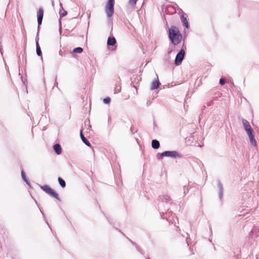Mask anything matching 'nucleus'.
Listing matches in <instances>:
<instances>
[{"mask_svg": "<svg viewBox=\"0 0 259 259\" xmlns=\"http://www.w3.org/2000/svg\"><path fill=\"white\" fill-rule=\"evenodd\" d=\"M169 38L174 45L179 44L182 40V35L179 29L172 26L169 29Z\"/></svg>", "mask_w": 259, "mask_h": 259, "instance_id": "obj_1", "label": "nucleus"}, {"mask_svg": "<svg viewBox=\"0 0 259 259\" xmlns=\"http://www.w3.org/2000/svg\"><path fill=\"white\" fill-rule=\"evenodd\" d=\"M114 0H108L105 8V12L108 18L112 16L114 13Z\"/></svg>", "mask_w": 259, "mask_h": 259, "instance_id": "obj_2", "label": "nucleus"}, {"mask_svg": "<svg viewBox=\"0 0 259 259\" xmlns=\"http://www.w3.org/2000/svg\"><path fill=\"white\" fill-rule=\"evenodd\" d=\"M42 190L45 191L47 193L56 198L57 199L59 200V198L57 193H56L52 189H51L48 185H44L41 187Z\"/></svg>", "mask_w": 259, "mask_h": 259, "instance_id": "obj_3", "label": "nucleus"}, {"mask_svg": "<svg viewBox=\"0 0 259 259\" xmlns=\"http://www.w3.org/2000/svg\"><path fill=\"white\" fill-rule=\"evenodd\" d=\"M185 56V51L184 50H181L176 56L175 60V63L176 65H179L182 62Z\"/></svg>", "mask_w": 259, "mask_h": 259, "instance_id": "obj_4", "label": "nucleus"}, {"mask_svg": "<svg viewBox=\"0 0 259 259\" xmlns=\"http://www.w3.org/2000/svg\"><path fill=\"white\" fill-rule=\"evenodd\" d=\"M179 153L176 151H166L161 153L160 156L162 157H169L172 158H176L179 156Z\"/></svg>", "mask_w": 259, "mask_h": 259, "instance_id": "obj_5", "label": "nucleus"}, {"mask_svg": "<svg viewBox=\"0 0 259 259\" xmlns=\"http://www.w3.org/2000/svg\"><path fill=\"white\" fill-rule=\"evenodd\" d=\"M242 124L243 125L244 130L245 132H248L249 131H252V128H251L249 122L246 119H243L242 120Z\"/></svg>", "mask_w": 259, "mask_h": 259, "instance_id": "obj_6", "label": "nucleus"}, {"mask_svg": "<svg viewBox=\"0 0 259 259\" xmlns=\"http://www.w3.org/2000/svg\"><path fill=\"white\" fill-rule=\"evenodd\" d=\"M44 16V10L42 8H40L37 12V22L39 25L42 23V20Z\"/></svg>", "mask_w": 259, "mask_h": 259, "instance_id": "obj_7", "label": "nucleus"}, {"mask_svg": "<svg viewBox=\"0 0 259 259\" xmlns=\"http://www.w3.org/2000/svg\"><path fill=\"white\" fill-rule=\"evenodd\" d=\"M160 84V83L158 80H155L153 81V82L151 83L150 89L151 90H154L155 89H157L159 88V85Z\"/></svg>", "mask_w": 259, "mask_h": 259, "instance_id": "obj_8", "label": "nucleus"}, {"mask_svg": "<svg viewBox=\"0 0 259 259\" xmlns=\"http://www.w3.org/2000/svg\"><path fill=\"white\" fill-rule=\"evenodd\" d=\"M53 149H54V151H55V152L56 153V154L58 155L60 154L62 152L61 147L58 144H56L54 145L53 146Z\"/></svg>", "mask_w": 259, "mask_h": 259, "instance_id": "obj_9", "label": "nucleus"}, {"mask_svg": "<svg viewBox=\"0 0 259 259\" xmlns=\"http://www.w3.org/2000/svg\"><path fill=\"white\" fill-rule=\"evenodd\" d=\"M80 138H81L82 142H83V143L88 146H90L91 144L89 142V141L84 137V136L82 134V130H80Z\"/></svg>", "mask_w": 259, "mask_h": 259, "instance_id": "obj_10", "label": "nucleus"}, {"mask_svg": "<svg viewBox=\"0 0 259 259\" xmlns=\"http://www.w3.org/2000/svg\"><path fill=\"white\" fill-rule=\"evenodd\" d=\"M60 6L61 7V9L60 10V11H59V15H60V17L61 18V17L65 16L67 15V11H66L65 10H64L63 9L62 4L61 3L60 4Z\"/></svg>", "mask_w": 259, "mask_h": 259, "instance_id": "obj_11", "label": "nucleus"}, {"mask_svg": "<svg viewBox=\"0 0 259 259\" xmlns=\"http://www.w3.org/2000/svg\"><path fill=\"white\" fill-rule=\"evenodd\" d=\"M160 146V144L158 141L156 140H153L152 141V147L153 149H157Z\"/></svg>", "mask_w": 259, "mask_h": 259, "instance_id": "obj_12", "label": "nucleus"}, {"mask_svg": "<svg viewBox=\"0 0 259 259\" xmlns=\"http://www.w3.org/2000/svg\"><path fill=\"white\" fill-rule=\"evenodd\" d=\"M181 20L183 23V25L186 27V28H188L189 27V25H188V21H187V18L186 17L184 16V15H182L181 16Z\"/></svg>", "mask_w": 259, "mask_h": 259, "instance_id": "obj_13", "label": "nucleus"}, {"mask_svg": "<svg viewBox=\"0 0 259 259\" xmlns=\"http://www.w3.org/2000/svg\"><path fill=\"white\" fill-rule=\"evenodd\" d=\"M115 43H116V39L114 37H109L108 38V40H107L108 45L114 46L115 44Z\"/></svg>", "mask_w": 259, "mask_h": 259, "instance_id": "obj_14", "label": "nucleus"}, {"mask_svg": "<svg viewBox=\"0 0 259 259\" xmlns=\"http://www.w3.org/2000/svg\"><path fill=\"white\" fill-rule=\"evenodd\" d=\"M36 54L38 56H40L41 55V51L40 49V47L39 45L38 40H36Z\"/></svg>", "mask_w": 259, "mask_h": 259, "instance_id": "obj_15", "label": "nucleus"}, {"mask_svg": "<svg viewBox=\"0 0 259 259\" xmlns=\"http://www.w3.org/2000/svg\"><path fill=\"white\" fill-rule=\"evenodd\" d=\"M249 139L251 144L252 145H253V146L256 147V142L255 141L254 136L251 137Z\"/></svg>", "mask_w": 259, "mask_h": 259, "instance_id": "obj_16", "label": "nucleus"}, {"mask_svg": "<svg viewBox=\"0 0 259 259\" xmlns=\"http://www.w3.org/2000/svg\"><path fill=\"white\" fill-rule=\"evenodd\" d=\"M21 176H22V177L23 180L26 183V184L28 185L29 186L30 185V183H29V182L27 180V179L26 178V176H25V172H24V171L23 170L21 171Z\"/></svg>", "mask_w": 259, "mask_h": 259, "instance_id": "obj_17", "label": "nucleus"}, {"mask_svg": "<svg viewBox=\"0 0 259 259\" xmlns=\"http://www.w3.org/2000/svg\"><path fill=\"white\" fill-rule=\"evenodd\" d=\"M58 182L62 187L64 188L65 187V186H66L65 182L62 178H59Z\"/></svg>", "mask_w": 259, "mask_h": 259, "instance_id": "obj_18", "label": "nucleus"}, {"mask_svg": "<svg viewBox=\"0 0 259 259\" xmlns=\"http://www.w3.org/2000/svg\"><path fill=\"white\" fill-rule=\"evenodd\" d=\"M83 51V49L80 47L76 48L73 49V52L75 53H81Z\"/></svg>", "mask_w": 259, "mask_h": 259, "instance_id": "obj_19", "label": "nucleus"}, {"mask_svg": "<svg viewBox=\"0 0 259 259\" xmlns=\"http://www.w3.org/2000/svg\"><path fill=\"white\" fill-rule=\"evenodd\" d=\"M111 101V99L109 97H107L103 99V103L104 104H109Z\"/></svg>", "mask_w": 259, "mask_h": 259, "instance_id": "obj_20", "label": "nucleus"}, {"mask_svg": "<svg viewBox=\"0 0 259 259\" xmlns=\"http://www.w3.org/2000/svg\"><path fill=\"white\" fill-rule=\"evenodd\" d=\"M138 1V0H129L128 3L131 6H134L136 5Z\"/></svg>", "mask_w": 259, "mask_h": 259, "instance_id": "obj_21", "label": "nucleus"}, {"mask_svg": "<svg viewBox=\"0 0 259 259\" xmlns=\"http://www.w3.org/2000/svg\"><path fill=\"white\" fill-rule=\"evenodd\" d=\"M246 133H247V135L248 136L249 139L250 138L252 137H254V136L253 130H252V131H249L248 132H247Z\"/></svg>", "mask_w": 259, "mask_h": 259, "instance_id": "obj_22", "label": "nucleus"}, {"mask_svg": "<svg viewBox=\"0 0 259 259\" xmlns=\"http://www.w3.org/2000/svg\"><path fill=\"white\" fill-rule=\"evenodd\" d=\"M219 187L220 188V197H222V194H223V187H222V185H221V183H219Z\"/></svg>", "mask_w": 259, "mask_h": 259, "instance_id": "obj_23", "label": "nucleus"}, {"mask_svg": "<svg viewBox=\"0 0 259 259\" xmlns=\"http://www.w3.org/2000/svg\"><path fill=\"white\" fill-rule=\"evenodd\" d=\"M220 83L221 85H224L225 83V80L223 78H221L220 80Z\"/></svg>", "mask_w": 259, "mask_h": 259, "instance_id": "obj_24", "label": "nucleus"}, {"mask_svg": "<svg viewBox=\"0 0 259 259\" xmlns=\"http://www.w3.org/2000/svg\"><path fill=\"white\" fill-rule=\"evenodd\" d=\"M61 26H60V32H61Z\"/></svg>", "mask_w": 259, "mask_h": 259, "instance_id": "obj_25", "label": "nucleus"}, {"mask_svg": "<svg viewBox=\"0 0 259 259\" xmlns=\"http://www.w3.org/2000/svg\"><path fill=\"white\" fill-rule=\"evenodd\" d=\"M61 51L59 52V54H60V55H61Z\"/></svg>", "mask_w": 259, "mask_h": 259, "instance_id": "obj_26", "label": "nucleus"}]
</instances>
